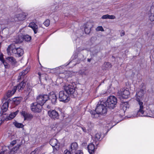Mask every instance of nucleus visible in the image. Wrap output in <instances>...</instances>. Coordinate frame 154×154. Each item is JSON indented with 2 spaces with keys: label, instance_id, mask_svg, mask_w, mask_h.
Segmentation results:
<instances>
[{
  "label": "nucleus",
  "instance_id": "6",
  "mask_svg": "<svg viewBox=\"0 0 154 154\" xmlns=\"http://www.w3.org/2000/svg\"><path fill=\"white\" fill-rule=\"evenodd\" d=\"M48 100V95L47 94H41L36 98V103L42 106Z\"/></svg>",
  "mask_w": 154,
  "mask_h": 154
},
{
  "label": "nucleus",
  "instance_id": "46",
  "mask_svg": "<svg viewBox=\"0 0 154 154\" xmlns=\"http://www.w3.org/2000/svg\"><path fill=\"white\" fill-rule=\"evenodd\" d=\"M0 60L2 62H3L5 60L3 58V56L1 55L0 56Z\"/></svg>",
  "mask_w": 154,
  "mask_h": 154
},
{
  "label": "nucleus",
  "instance_id": "15",
  "mask_svg": "<svg viewBox=\"0 0 154 154\" xmlns=\"http://www.w3.org/2000/svg\"><path fill=\"white\" fill-rule=\"evenodd\" d=\"M48 100H50L53 104H55L57 103V98L56 95L54 93L52 92L50 94V95H48Z\"/></svg>",
  "mask_w": 154,
  "mask_h": 154
},
{
  "label": "nucleus",
  "instance_id": "25",
  "mask_svg": "<svg viewBox=\"0 0 154 154\" xmlns=\"http://www.w3.org/2000/svg\"><path fill=\"white\" fill-rule=\"evenodd\" d=\"M16 17L19 21H22L25 20L26 16L23 14H19L16 15Z\"/></svg>",
  "mask_w": 154,
  "mask_h": 154
},
{
  "label": "nucleus",
  "instance_id": "2",
  "mask_svg": "<svg viewBox=\"0 0 154 154\" xmlns=\"http://www.w3.org/2000/svg\"><path fill=\"white\" fill-rule=\"evenodd\" d=\"M8 55L17 54L18 57H20L23 54V50L19 47L17 48L15 44H12L9 45L7 49Z\"/></svg>",
  "mask_w": 154,
  "mask_h": 154
},
{
  "label": "nucleus",
  "instance_id": "30",
  "mask_svg": "<svg viewBox=\"0 0 154 154\" xmlns=\"http://www.w3.org/2000/svg\"><path fill=\"white\" fill-rule=\"evenodd\" d=\"M148 17L149 20L151 21H154V14H152L151 13L148 14Z\"/></svg>",
  "mask_w": 154,
  "mask_h": 154
},
{
  "label": "nucleus",
  "instance_id": "26",
  "mask_svg": "<svg viewBox=\"0 0 154 154\" xmlns=\"http://www.w3.org/2000/svg\"><path fill=\"white\" fill-rule=\"evenodd\" d=\"M89 24L88 23H87L85 26V32L86 34H89L91 32V27H88Z\"/></svg>",
  "mask_w": 154,
  "mask_h": 154
},
{
  "label": "nucleus",
  "instance_id": "3",
  "mask_svg": "<svg viewBox=\"0 0 154 154\" xmlns=\"http://www.w3.org/2000/svg\"><path fill=\"white\" fill-rule=\"evenodd\" d=\"M26 83L24 80H23L20 83L18 84L17 86H14L12 90H9L6 94V96H5L2 99L3 102L4 100H6L8 98L10 97L13 95L16 92L17 89H18L19 91L23 90L25 87Z\"/></svg>",
  "mask_w": 154,
  "mask_h": 154
},
{
  "label": "nucleus",
  "instance_id": "27",
  "mask_svg": "<svg viewBox=\"0 0 154 154\" xmlns=\"http://www.w3.org/2000/svg\"><path fill=\"white\" fill-rule=\"evenodd\" d=\"M23 41H25L26 42L30 41L31 39V37L27 35H23Z\"/></svg>",
  "mask_w": 154,
  "mask_h": 154
},
{
  "label": "nucleus",
  "instance_id": "37",
  "mask_svg": "<svg viewBox=\"0 0 154 154\" xmlns=\"http://www.w3.org/2000/svg\"><path fill=\"white\" fill-rule=\"evenodd\" d=\"M2 63L4 65L5 67V68H8L9 67V65L8 64V63L6 62L5 60L3 62H2Z\"/></svg>",
  "mask_w": 154,
  "mask_h": 154
},
{
  "label": "nucleus",
  "instance_id": "50",
  "mask_svg": "<svg viewBox=\"0 0 154 154\" xmlns=\"http://www.w3.org/2000/svg\"><path fill=\"white\" fill-rule=\"evenodd\" d=\"M91 58L87 59L88 61L89 62H90L91 61Z\"/></svg>",
  "mask_w": 154,
  "mask_h": 154
},
{
  "label": "nucleus",
  "instance_id": "45",
  "mask_svg": "<svg viewBox=\"0 0 154 154\" xmlns=\"http://www.w3.org/2000/svg\"><path fill=\"white\" fill-rule=\"evenodd\" d=\"M16 143V140H14L12 141L11 143V145H12V146H13L14 144Z\"/></svg>",
  "mask_w": 154,
  "mask_h": 154
},
{
  "label": "nucleus",
  "instance_id": "28",
  "mask_svg": "<svg viewBox=\"0 0 154 154\" xmlns=\"http://www.w3.org/2000/svg\"><path fill=\"white\" fill-rule=\"evenodd\" d=\"M7 60H8L12 64H15L16 63L15 59L12 57H9L6 58Z\"/></svg>",
  "mask_w": 154,
  "mask_h": 154
},
{
  "label": "nucleus",
  "instance_id": "1",
  "mask_svg": "<svg viewBox=\"0 0 154 154\" xmlns=\"http://www.w3.org/2000/svg\"><path fill=\"white\" fill-rule=\"evenodd\" d=\"M102 102L98 103L95 110H91L90 112L93 118H97L99 116L100 114L106 115L107 112V109L106 106L104 105Z\"/></svg>",
  "mask_w": 154,
  "mask_h": 154
},
{
  "label": "nucleus",
  "instance_id": "7",
  "mask_svg": "<svg viewBox=\"0 0 154 154\" xmlns=\"http://www.w3.org/2000/svg\"><path fill=\"white\" fill-rule=\"evenodd\" d=\"M64 90L65 92L68 95L73 96L74 97H75L76 94L75 93V88L74 86L71 85H66L64 87Z\"/></svg>",
  "mask_w": 154,
  "mask_h": 154
},
{
  "label": "nucleus",
  "instance_id": "17",
  "mask_svg": "<svg viewBox=\"0 0 154 154\" xmlns=\"http://www.w3.org/2000/svg\"><path fill=\"white\" fill-rule=\"evenodd\" d=\"M29 69L28 67L26 68V69L23 70L20 73L18 77V80H20L23 78L24 75L29 71Z\"/></svg>",
  "mask_w": 154,
  "mask_h": 154
},
{
  "label": "nucleus",
  "instance_id": "14",
  "mask_svg": "<svg viewBox=\"0 0 154 154\" xmlns=\"http://www.w3.org/2000/svg\"><path fill=\"white\" fill-rule=\"evenodd\" d=\"M8 102H5L2 106L0 114L1 116L4 114V113L8 109ZM6 114H4L6 115Z\"/></svg>",
  "mask_w": 154,
  "mask_h": 154
},
{
  "label": "nucleus",
  "instance_id": "24",
  "mask_svg": "<svg viewBox=\"0 0 154 154\" xmlns=\"http://www.w3.org/2000/svg\"><path fill=\"white\" fill-rule=\"evenodd\" d=\"M23 41V35H21L17 37L14 42L16 44L18 43H21Z\"/></svg>",
  "mask_w": 154,
  "mask_h": 154
},
{
  "label": "nucleus",
  "instance_id": "36",
  "mask_svg": "<svg viewBox=\"0 0 154 154\" xmlns=\"http://www.w3.org/2000/svg\"><path fill=\"white\" fill-rule=\"evenodd\" d=\"M96 30L97 31H103L104 29L102 26H98L96 29Z\"/></svg>",
  "mask_w": 154,
  "mask_h": 154
},
{
  "label": "nucleus",
  "instance_id": "32",
  "mask_svg": "<svg viewBox=\"0 0 154 154\" xmlns=\"http://www.w3.org/2000/svg\"><path fill=\"white\" fill-rule=\"evenodd\" d=\"M129 108V104L127 103H125L122 104V108L124 111H125L127 108Z\"/></svg>",
  "mask_w": 154,
  "mask_h": 154
},
{
  "label": "nucleus",
  "instance_id": "4",
  "mask_svg": "<svg viewBox=\"0 0 154 154\" xmlns=\"http://www.w3.org/2000/svg\"><path fill=\"white\" fill-rule=\"evenodd\" d=\"M117 102L116 97L113 96H110L108 98L105 104L106 107L110 109H113L116 106Z\"/></svg>",
  "mask_w": 154,
  "mask_h": 154
},
{
  "label": "nucleus",
  "instance_id": "16",
  "mask_svg": "<svg viewBox=\"0 0 154 154\" xmlns=\"http://www.w3.org/2000/svg\"><path fill=\"white\" fill-rule=\"evenodd\" d=\"M21 114L24 117V120H30L33 118L32 114L27 113L25 111H22Z\"/></svg>",
  "mask_w": 154,
  "mask_h": 154
},
{
  "label": "nucleus",
  "instance_id": "22",
  "mask_svg": "<svg viewBox=\"0 0 154 154\" xmlns=\"http://www.w3.org/2000/svg\"><path fill=\"white\" fill-rule=\"evenodd\" d=\"M18 111L17 110L15 112L11 113L8 116H7L5 119L6 121L11 120L16 116L18 113Z\"/></svg>",
  "mask_w": 154,
  "mask_h": 154
},
{
  "label": "nucleus",
  "instance_id": "34",
  "mask_svg": "<svg viewBox=\"0 0 154 154\" xmlns=\"http://www.w3.org/2000/svg\"><path fill=\"white\" fill-rule=\"evenodd\" d=\"M100 138V135L98 133L96 134L95 137V140L96 141H98L99 140Z\"/></svg>",
  "mask_w": 154,
  "mask_h": 154
},
{
  "label": "nucleus",
  "instance_id": "31",
  "mask_svg": "<svg viewBox=\"0 0 154 154\" xmlns=\"http://www.w3.org/2000/svg\"><path fill=\"white\" fill-rule=\"evenodd\" d=\"M21 100V97H17L14 98V101L15 102V103L18 104L20 103Z\"/></svg>",
  "mask_w": 154,
  "mask_h": 154
},
{
  "label": "nucleus",
  "instance_id": "52",
  "mask_svg": "<svg viewBox=\"0 0 154 154\" xmlns=\"http://www.w3.org/2000/svg\"><path fill=\"white\" fill-rule=\"evenodd\" d=\"M77 72H76V73H75V72H74L73 73V74H77Z\"/></svg>",
  "mask_w": 154,
  "mask_h": 154
},
{
  "label": "nucleus",
  "instance_id": "47",
  "mask_svg": "<svg viewBox=\"0 0 154 154\" xmlns=\"http://www.w3.org/2000/svg\"><path fill=\"white\" fill-rule=\"evenodd\" d=\"M125 35V32L123 30L120 33V35L121 36H122Z\"/></svg>",
  "mask_w": 154,
  "mask_h": 154
},
{
  "label": "nucleus",
  "instance_id": "51",
  "mask_svg": "<svg viewBox=\"0 0 154 154\" xmlns=\"http://www.w3.org/2000/svg\"><path fill=\"white\" fill-rule=\"evenodd\" d=\"M86 144V143H82V145H83V144Z\"/></svg>",
  "mask_w": 154,
  "mask_h": 154
},
{
  "label": "nucleus",
  "instance_id": "40",
  "mask_svg": "<svg viewBox=\"0 0 154 154\" xmlns=\"http://www.w3.org/2000/svg\"><path fill=\"white\" fill-rule=\"evenodd\" d=\"M75 154H84L82 151L81 150H77Z\"/></svg>",
  "mask_w": 154,
  "mask_h": 154
},
{
  "label": "nucleus",
  "instance_id": "23",
  "mask_svg": "<svg viewBox=\"0 0 154 154\" xmlns=\"http://www.w3.org/2000/svg\"><path fill=\"white\" fill-rule=\"evenodd\" d=\"M144 94V91L143 89H140L136 93V99L137 98L140 99L142 98V97L143 96Z\"/></svg>",
  "mask_w": 154,
  "mask_h": 154
},
{
  "label": "nucleus",
  "instance_id": "38",
  "mask_svg": "<svg viewBox=\"0 0 154 154\" xmlns=\"http://www.w3.org/2000/svg\"><path fill=\"white\" fill-rule=\"evenodd\" d=\"M44 24L46 26H48L50 24V20H46L44 23Z\"/></svg>",
  "mask_w": 154,
  "mask_h": 154
},
{
  "label": "nucleus",
  "instance_id": "42",
  "mask_svg": "<svg viewBox=\"0 0 154 154\" xmlns=\"http://www.w3.org/2000/svg\"><path fill=\"white\" fill-rule=\"evenodd\" d=\"M108 14H106L103 15L102 17V18L103 19H108Z\"/></svg>",
  "mask_w": 154,
  "mask_h": 154
},
{
  "label": "nucleus",
  "instance_id": "12",
  "mask_svg": "<svg viewBox=\"0 0 154 154\" xmlns=\"http://www.w3.org/2000/svg\"><path fill=\"white\" fill-rule=\"evenodd\" d=\"M48 114L51 118L54 119H58L59 118L58 113L55 110H50L48 111Z\"/></svg>",
  "mask_w": 154,
  "mask_h": 154
},
{
  "label": "nucleus",
  "instance_id": "20",
  "mask_svg": "<svg viewBox=\"0 0 154 154\" xmlns=\"http://www.w3.org/2000/svg\"><path fill=\"white\" fill-rule=\"evenodd\" d=\"M29 26L34 31L35 34L38 31V27L37 26L34 22L30 23Z\"/></svg>",
  "mask_w": 154,
  "mask_h": 154
},
{
  "label": "nucleus",
  "instance_id": "5",
  "mask_svg": "<svg viewBox=\"0 0 154 154\" xmlns=\"http://www.w3.org/2000/svg\"><path fill=\"white\" fill-rule=\"evenodd\" d=\"M136 100L138 102V104L140 106V109L138 111L137 115V116H146V117H150L148 114H147L146 112L143 110V102L141 101L140 99L137 98Z\"/></svg>",
  "mask_w": 154,
  "mask_h": 154
},
{
  "label": "nucleus",
  "instance_id": "11",
  "mask_svg": "<svg viewBox=\"0 0 154 154\" xmlns=\"http://www.w3.org/2000/svg\"><path fill=\"white\" fill-rule=\"evenodd\" d=\"M129 94V91L124 88L122 89L118 92V95L120 96V97L123 98H127Z\"/></svg>",
  "mask_w": 154,
  "mask_h": 154
},
{
  "label": "nucleus",
  "instance_id": "29",
  "mask_svg": "<svg viewBox=\"0 0 154 154\" xmlns=\"http://www.w3.org/2000/svg\"><path fill=\"white\" fill-rule=\"evenodd\" d=\"M13 124L17 128H22L23 127V125L21 123H19L17 122H14Z\"/></svg>",
  "mask_w": 154,
  "mask_h": 154
},
{
  "label": "nucleus",
  "instance_id": "13",
  "mask_svg": "<svg viewBox=\"0 0 154 154\" xmlns=\"http://www.w3.org/2000/svg\"><path fill=\"white\" fill-rule=\"evenodd\" d=\"M20 147L19 145H18L13 148L11 150L9 151V150L7 149H9V148L8 146H5V148H6V149H5L6 151V154H14L16 153L17 151L19 149Z\"/></svg>",
  "mask_w": 154,
  "mask_h": 154
},
{
  "label": "nucleus",
  "instance_id": "9",
  "mask_svg": "<svg viewBox=\"0 0 154 154\" xmlns=\"http://www.w3.org/2000/svg\"><path fill=\"white\" fill-rule=\"evenodd\" d=\"M63 91H60L59 94V100L60 101L64 102H68L69 99V97Z\"/></svg>",
  "mask_w": 154,
  "mask_h": 154
},
{
  "label": "nucleus",
  "instance_id": "49",
  "mask_svg": "<svg viewBox=\"0 0 154 154\" xmlns=\"http://www.w3.org/2000/svg\"><path fill=\"white\" fill-rule=\"evenodd\" d=\"M38 74L39 76V79H40L41 77V76L42 75H43V74H41L40 72H38Z\"/></svg>",
  "mask_w": 154,
  "mask_h": 154
},
{
  "label": "nucleus",
  "instance_id": "33",
  "mask_svg": "<svg viewBox=\"0 0 154 154\" xmlns=\"http://www.w3.org/2000/svg\"><path fill=\"white\" fill-rule=\"evenodd\" d=\"M104 65L106 68H110L112 66L111 63L109 62L104 63Z\"/></svg>",
  "mask_w": 154,
  "mask_h": 154
},
{
  "label": "nucleus",
  "instance_id": "43",
  "mask_svg": "<svg viewBox=\"0 0 154 154\" xmlns=\"http://www.w3.org/2000/svg\"><path fill=\"white\" fill-rule=\"evenodd\" d=\"M3 151H2L1 152H0V154H6V151L5 150V149H4V148H3Z\"/></svg>",
  "mask_w": 154,
  "mask_h": 154
},
{
  "label": "nucleus",
  "instance_id": "21",
  "mask_svg": "<svg viewBox=\"0 0 154 154\" xmlns=\"http://www.w3.org/2000/svg\"><path fill=\"white\" fill-rule=\"evenodd\" d=\"M27 91L28 93L27 97H33L34 96V91L32 89L31 87H28L27 88L26 90Z\"/></svg>",
  "mask_w": 154,
  "mask_h": 154
},
{
  "label": "nucleus",
  "instance_id": "19",
  "mask_svg": "<svg viewBox=\"0 0 154 154\" xmlns=\"http://www.w3.org/2000/svg\"><path fill=\"white\" fill-rule=\"evenodd\" d=\"M78 148V145L77 143L74 142L71 143L70 146L69 151L72 152H75Z\"/></svg>",
  "mask_w": 154,
  "mask_h": 154
},
{
  "label": "nucleus",
  "instance_id": "39",
  "mask_svg": "<svg viewBox=\"0 0 154 154\" xmlns=\"http://www.w3.org/2000/svg\"><path fill=\"white\" fill-rule=\"evenodd\" d=\"M108 19H113L116 18L115 16L114 15H109L108 14Z\"/></svg>",
  "mask_w": 154,
  "mask_h": 154
},
{
  "label": "nucleus",
  "instance_id": "10",
  "mask_svg": "<svg viewBox=\"0 0 154 154\" xmlns=\"http://www.w3.org/2000/svg\"><path fill=\"white\" fill-rule=\"evenodd\" d=\"M49 143L53 148V151H57L60 146V143H58L57 140L56 139H52L50 141Z\"/></svg>",
  "mask_w": 154,
  "mask_h": 154
},
{
  "label": "nucleus",
  "instance_id": "48",
  "mask_svg": "<svg viewBox=\"0 0 154 154\" xmlns=\"http://www.w3.org/2000/svg\"><path fill=\"white\" fill-rule=\"evenodd\" d=\"M65 154H71V153L70 152L68 151H64Z\"/></svg>",
  "mask_w": 154,
  "mask_h": 154
},
{
  "label": "nucleus",
  "instance_id": "18",
  "mask_svg": "<svg viewBox=\"0 0 154 154\" xmlns=\"http://www.w3.org/2000/svg\"><path fill=\"white\" fill-rule=\"evenodd\" d=\"M87 148L88 152L90 154H94L95 151V146L92 143H90L88 145Z\"/></svg>",
  "mask_w": 154,
  "mask_h": 154
},
{
  "label": "nucleus",
  "instance_id": "8",
  "mask_svg": "<svg viewBox=\"0 0 154 154\" xmlns=\"http://www.w3.org/2000/svg\"><path fill=\"white\" fill-rule=\"evenodd\" d=\"M42 106L36 102H34L31 104L30 109L34 112L39 113L41 112Z\"/></svg>",
  "mask_w": 154,
  "mask_h": 154
},
{
  "label": "nucleus",
  "instance_id": "35",
  "mask_svg": "<svg viewBox=\"0 0 154 154\" xmlns=\"http://www.w3.org/2000/svg\"><path fill=\"white\" fill-rule=\"evenodd\" d=\"M149 12L151 13L152 14H154V2L153 3L151 7Z\"/></svg>",
  "mask_w": 154,
  "mask_h": 154
},
{
  "label": "nucleus",
  "instance_id": "41",
  "mask_svg": "<svg viewBox=\"0 0 154 154\" xmlns=\"http://www.w3.org/2000/svg\"><path fill=\"white\" fill-rule=\"evenodd\" d=\"M38 149H35L34 151H32L30 154H38V153L37 152Z\"/></svg>",
  "mask_w": 154,
  "mask_h": 154
},
{
  "label": "nucleus",
  "instance_id": "44",
  "mask_svg": "<svg viewBox=\"0 0 154 154\" xmlns=\"http://www.w3.org/2000/svg\"><path fill=\"white\" fill-rule=\"evenodd\" d=\"M79 73L81 75H86V74L85 72L84 71H79Z\"/></svg>",
  "mask_w": 154,
  "mask_h": 154
}]
</instances>
